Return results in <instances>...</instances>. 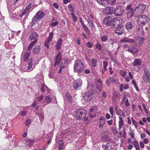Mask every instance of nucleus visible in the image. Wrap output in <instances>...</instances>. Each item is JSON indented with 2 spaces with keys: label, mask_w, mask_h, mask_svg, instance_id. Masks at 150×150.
<instances>
[{
  "label": "nucleus",
  "mask_w": 150,
  "mask_h": 150,
  "mask_svg": "<svg viewBox=\"0 0 150 150\" xmlns=\"http://www.w3.org/2000/svg\"><path fill=\"white\" fill-rule=\"evenodd\" d=\"M102 86V82L100 79H97L95 81V84H94L91 83L88 85L87 88L88 90L91 91L85 93L83 96L82 100L85 101L84 103H86L89 101L92 98V95L94 92H100L101 91Z\"/></svg>",
  "instance_id": "1"
},
{
  "label": "nucleus",
  "mask_w": 150,
  "mask_h": 150,
  "mask_svg": "<svg viewBox=\"0 0 150 150\" xmlns=\"http://www.w3.org/2000/svg\"><path fill=\"white\" fill-rule=\"evenodd\" d=\"M74 71L78 74L82 73L84 70L83 65L80 60H77L74 62Z\"/></svg>",
  "instance_id": "2"
},
{
  "label": "nucleus",
  "mask_w": 150,
  "mask_h": 150,
  "mask_svg": "<svg viewBox=\"0 0 150 150\" xmlns=\"http://www.w3.org/2000/svg\"><path fill=\"white\" fill-rule=\"evenodd\" d=\"M76 113V118L78 120H82L84 118L87 114L86 112L84 109L77 110Z\"/></svg>",
  "instance_id": "3"
},
{
  "label": "nucleus",
  "mask_w": 150,
  "mask_h": 150,
  "mask_svg": "<svg viewBox=\"0 0 150 150\" xmlns=\"http://www.w3.org/2000/svg\"><path fill=\"white\" fill-rule=\"evenodd\" d=\"M124 13V9L121 6H117L114 8V14L116 16H120Z\"/></svg>",
  "instance_id": "4"
},
{
  "label": "nucleus",
  "mask_w": 150,
  "mask_h": 150,
  "mask_svg": "<svg viewBox=\"0 0 150 150\" xmlns=\"http://www.w3.org/2000/svg\"><path fill=\"white\" fill-rule=\"evenodd\" d=\"M44 13L42 11H38L36 14L33 18L32 22H36L37 20L41 19L44 16Z\"/></svg>",
  "instance_id": "5"
},
{
  "label": "nucleus",
  "mask_w": 150,
  "mask_h": 150,
  "mask_svg": "<svg viewBox=\"0 0 150 150\" xmlns=\"http://www.w3.org/2000/svg\"><path fill=\"white\" fill-rule=\"evenodd\" d=\"M122 21V20L120 18H113L112 27L116 28L118 27L121 24Z\"/></svg>",
  "instance_id": "6"
},
{
  "label": "nucleus",
  "mask_w": 150,
  "mask_h": 150,
  "mask_svg": "<svg viewBox=\"0 0 150 150\" xmlns=\"http://www.w3.org/2000/svg\"><path fill=\"white\" fill-rule=\"evenodd\" d=\"M113 22V18L110 16H107L104 18L103 21V23L106 26H112Z\"/></svg>",
  "instance_id": "7"
},
{
  "label": "nucleus",
  "mask_w": 150,
  "mask_h": 150,
  "mask_svg": "<svg viewBox=\"0 0 150 150\" xmlns=\"http://www.w3.org/2000/svg\"><path fill=\"white\" fill-rule=\"evenodd\" d=\"M82 82L80 79H78L75 81L73 83L74 88L75 90H78L82 86Z\"/></svg>",
  "instance_id": "8"
},
{
  "label": "nucleus",
  "mask_w": 150,
  "mask_h": 150,
  "mask_svg": "<svg viewBox=\"0 0 150 150\" xmlns=\"http://www.w3.org/2000/svg\"><path fill=\"white\" fill-rule=\"evenodd\" d=\"M38 37L39 35L36 32L33 31L32 32L29 38L31 41L34 40L32 42H34L35 43H36L38 41Z\"/></svg>",
  "instance_id": "9"
},
{
  "label": "nucleus",
  "mask_w": 150,
  "mask_h": 150,
  "mask_svg": "<svg viewBox=\"0 0 150 150\" xmlns=\"http://www.w3.org/2000/svg\"><path fill=\"white\" fill-rule=\"evenodd\" d=\"M103 13L106 15L114 14V8L111 6L107 7L103 10Z\"/></svg>",
  "instance_id": "10"
},
{
  "label": "nucleus",
  "mask_w": 150,
  "mask_h": 150,
  "mask_svg": "<svg viewBox=\"0 0 150 150\" xmlns=\"http://www.w3.org/2000/svg\"><path fill=\"white\" fill-rule=\"evenodd\" d=\"M135 31L136 34L139 35H143L144 33L142 27L140 25H137L136 26Z\"/></svg>",
  "instance_id": "11"
},
{
  "label": "nucleus",
  "mask_w": 150,
  "mask_h": 150,
  "mask_svg": "<svg viewBox=\"0 0 150 150\" xmlns=\"http://www.w3.org/2000/svg\"><path fill=\"white\" fill-rule=\"evenodd\" d=\"M134 39L135 40H138V42H137L135 41V45L136 46H137V47H139L142 45V44L143 43L144 40V38L143 37H139L138 36H136L134 37Z\"/></svg>",
  "instance_id": "12"
},
{
  "label": "nucleus",
  "mask_w": 150,
  "mask_h": 150,
  "mask_svg": "<svg viewBox=\"0 0 150 150\" xmlns=\"http://www.w3.org/2000/svg\"><path fill=\"white\" fill-rule=\"evenodd\" d=\"M97 106L93 107L90 110L89 112V116L91 118H94L96 117V113L97 111Z\"/></svg>",
  "instance_id": "13"
},
{
  "label": "nucleus",
  "mask_w": 150,
  "mask_h": 150,
  "mask_svg": "<svg viewBox=\"0 0 150 150\" xmlns=\"http://www.w3.org/2000/svg\"><path fill=\"white\" fill-rule=\"evenodd\" d=\"M145 8L146 6L144 4H141L137 5L135 9V10H137L140 13H142L144 11Z\"/></svg>",
  "instance_id": "14"
},
{
  "label": "nucleus",
  "mask_w": 150,
  "mask_h": 150,
  "mask_svg": "<svg viewBox=\"0 0 150 150\" xmlns=\"http://www.w3.org/2000/svg\"><path fill=\"white\" fill-rule=\"evenodd\" d=\"M139 21L142 24H145L148 21V18L145 15H141L139 18Z\"/></svg>",
  "instance_id": "15"
},
{
  "label": "nucleus",
  "mask_w": 150,
  "mask_h": 150,
  "mask_svg": "<svg viewBox=\"0 0 150 150\" xmlns=\"http://www.w3.org/2000/svg\"><path fill=\"white\" fill-rule=\"evenodd\" d=\"M138 49L133 46H129L128 47L127 51L131 53L132 54H134L137 53L138 52Z\"/></svg>",
  "instance_id": "16"
},
{
  "label": "nucleus",
  "mask_w": 150,
  "mask_h": 150,
  "mask_svg": "<svg viewBox=\"0 0 150 150\" xmlns=\"http://www.w3.org/2000/svg\"><path fill=\"white\" fill-rule=\"evenodd\" d=\"M124 27L122 26H121L116 29L115 33V34H117L118 35H121L124 33Z\"/></svg>",
  "instance_id": "17"
},
{
  "label": "nucleus",
  "mask_w": 150,
  "mask_h": 150,
  "mask_svg": "<svg viewBox=\"0 0 150 150\" xmlns=\"http://www.w3.org/2000/svg\"><path fill=\"white\" fill-rule=\"evenodd\" d=\"M62 54L60 52H59L57 54L56 57L55 62L54 64V66L55 67L56 65H58L60 63V61L62 59Z\"/></svg>",
  "instance_id": "18"
},
{
  "label": "nucleus",
  "mask_w": 150,
  "mask_h": 150,
  "mask_svg": "<svg viewBox=\"0 0 150 150\" xmlns=\"http://www.w3.org/2000/svg\"><path fill=\"white\" fill-rule=\"evenodd\" d=\"M117 82L118 80L117 79L112 77H109L106 81L107 84L108 86H109L111 82L114 83H117Z\"/></svg>",
  "instance_id": "19"
},
{
  "label": "nucleus",
  "mask_w": 150,
  "mask_h": 150,
  "mask_svg": "<svg viewBox=\"0 0 150 150\" xmlns=\"http://www.w3.org/2000/svg\"><path fill=\"white\" fill-rule=\"evenodd\" d=\"M120 42H129L131 43H134L135 44V40H134L132 38H124Z\"/></svg>",
  "instance_id": "20"
},
{
  "label": "nucleus",
  "mask_w": 150,
  "mask_h": 150,
  "mask_svg": "<svg viewBox=\"0 0 150 150\" xmlns=\"http://www.w3.org/2000/svg\"><path fill=\"white\" fill-rule=\"evenodd\" d=\"M62 39L60 38L57 41L56 45V49L57 50H59L62 45Z\"/></svg>",
  "instance_id": "21"
},
{
  "label": "nucleus",
  "mask_w": 150,
  "mask_h": 150,
  "mask_svg": "<svg viewBox=\"0 0 150 150\" xmlns=\"http://www.w3.org/2000/svg\"><path fill=\"white\" fill-rule=\"evenodd\" d=\"M97 2L101 5L104 6H107L108 4V0H96Z\"/></svg>",
  "instance_id": "22"
},
{
  "label": "nucleus",
  "mask_w": 150,
  "mask_h": 150,
  "mask_svg": "<svg viewBox=\"0 0 150 150\" xmlns=\"http://www.w3.org/2000/svg\"><path fill=\"white\" fill-rule=\"evenodd\" d=\"M133 27V26L131 22H127L125 25V28L128 31H131Z\"/></svg>",
  "instance_id": "23"
},
{
  "label": "nucleus",
  "mask_w": 150,
  "mask_h": 150,
  "mask_svg": "<svg viewBox=\"0 0 150 150\" xmlns=\"http://www.w3.org/2000/svg\"><path fill=\"white\" fill-rule=\"evenodd\" d=\"M141 63V60L140 59H136L133 63V65L134 67H138L140 65Z\"/></svg>",
  "instance_id": "24"
},
{
  "label": "nucleus",
  "mask_w": 150,
  "mask_h": 150,
  "mask_svg": "<svg viewBox=\"0 0 150 150\" xmlns=\"http://www.w3.org/2000/svg\"><path fill=\"white\" fill-rule=\"evenodd\" d=\"M102 147L105 150H114L109 143L106 145H103Z\"/></svg>",
  "instance_id": "25"
},
{
  "label": "nucleus",
  "mask_w": 150,
  "mask_h": 150,
  "mask_svg": "<svg viewBox=\"0 0 150 150\" xmlns=\"http://www.w3.org/2000/svg\"><path fill=\"white\" fill-rule=\"evenodd\" d=\"M135 11V9L128 11V12L126 13L128 17L129 18L132 17Z\"/></svg>",
  "instance_id": "26"
},
{
  "label": "nucleus",
  "mask_w": 150,
  "mask_h": 150,
  "mask_svg": "<svg viewBox=\"0 0 150 150\" xmlns=\"http://www.w3.org/2000/svg\"><path fill=\"white\" fill-rule=\"evenodd\" d=\"M119 129H120L124 125V121L122 119L121 117H119Z\"/></svg>",
  "instance_id": "27"
},
{
  "label": "nucleus",
  "mask_w": 150,
  "mask_h": 150,
  "mask_svg": "<svg viewBox=\"0 0 150 150\" xmlns=\"http://www.w3.org/2000/svg\"><path fill=\"white\" fill-rule=\"evenodd\" d=\"M59 150H62L64 148V142L62 140L59 141L58 143Z\"/></svg>",
  "instance_id": "28"
},
{
  "label": "nucleus",
  "mask_w": 150,
  "mask_h": 150,
  "mask_svg": "<svg viewBox=\"0 0 150 150\" xmlns=\"http://www.w3.org/2000/svg\"><path fill=\"white\" fill-rule=\"evenodd\" d=\"M133 144L136 150H140V148L138 142L136 141H134L133 142Z\"/></svg>",
  "instance_id": "29"
},
{
  "label": "nucleus",
  "mask_w": 150,
  "mask_h": 150,
  "mask_svg": "<svg viewBox=\"0 0 150 150\" xmlns=\"http://www.w3.org/2000/svg\"><path fill=\"white\" fill-rule=\"evenodd\" d=\"M26 141V142L28 144V145L29 146L33 144L34 140L33 139H27Z\"/></svg>",
  "instance_id": "30"
},
{
  "label": "nucleus",
  "mask_w": 150,
  "mask_h": 150,
  "mask_svg": "<svg viewBox=\"0 0 150 150\" xmlns=\"http://www.w3.org/2000/svg\"><path fill=\"white\" fill-rule=\"evenodd\" d=\"M143 79L144 81L146 82H149L150 80V76H143Z\"/></svg>",
  "instance_id": "31"
},
{
  "label": "nucleus",
  "mask_w": 150,
  "mask_h": 150,
  "mask_svg": "<svg viewBox=\"0 0 150 150\" xmlns=\"http://www.w3.org/2000/svg\"><path fill=\"white\" fill-rule=\"evenodd\" d=\"M28 69L32 70L35 67V65H33V64L32 63L28 62Z\"/></svg>",
  "instance_id": "32"
},
{
  "label": "nucleus",
  "mask_w": 150,
  "mask_h": 150,
  "mask_svg": "<svg viewBox=\"0 0 150 150\" xmlns=\"http://www.w3.org/2000/svg\"><path fill=\"white\" fill-rule=\"evenodd\" d=\"M40 50V47L39 45L38 46L36 47L34 49L33 53L35 54L39 52Z\"/></svg>",
  "instance_id": "33"
},
{
  "label": "nucleus",
  "mask_w": 150,
  "mask_h": 150,
  "mask_svg": "<svg viewBox=\"0 0 150 150\" xmlns=\"http://www.w3.org/2000/svg\"><path fill=\"white\" fill-rule=\"evenodd\" d=\"M97 61L96 59H92L91 63L92 66L93 67H95L97 65Z\"/></svg>",
  "instance_id": "34"
},
{
  "label": "nucleus",
  "mask_w": 150,
  "mask_h": 150,
  "mask_svg": "<svg viewBox=\"0 0 150 150\" xmlns=\"http://www.w3.org/2000/svg\"><path fill=\"white\" fill-rule=\"evenodd\" d=\"M53 32H51L49 34V35L47 38L46 39V40H48V41H51L52 40V38L53 37Z\"/></svg>",
  "instance_id": "35"
},
{
  "label": "nucleus",
  "mask_w": 150,
  "mask_h": 150,
  "mask_svg": "<svg viewBox=\"0 0 150 150\" xmlns=\"http://www.w3.org/2000/svg\"><path fill=\"white\" fill-rule=\"evenodd\" d=\"M66 67V65L64 64H62V63L60 65L59 69L58 71V73L60 74L61 72L62 69Z\"/></svg>",
  "instance_id": "36"
},
{
  "label": "nucleus",
  "mask_w": 150,
  "mask_h": 150,
  "mask_svg": "<svg viewBox=\"0 0 150 150\" xmlns=\"http://www.w3.org/2000/svg\"><path fill=\"white\" fill-rule=\"evenodd\" d=\"M112 100L113 102H115L119 100L118 96L117 95H113L112 97Z\"/></svg>",
  "instance_id": "37"
},
{
  "label": "nucleus",
  "mask_w": 150,
  "mask_h": 150,
  "mask_svg": "<svg viewBox=\"0 0 150 150\" xmlns=\"http://www.w3.org/2000/svg\"><path fill=\"white\" fill-rule=\"evenodd\" d=\"M144 74H143V76H150V74L149 73L148 69L146 68H144Z\"/></svg>",
  "instance_id": "38"
},
{
  "label": "nucleus",
  "mask_w": 150,
  "mask_h": 150,
  "mask_svg": "<svg viewBox=\"0 0 150 150\" xmlns=\"http://www.w3.org/2000/svg\"><path fill=\"white\" fill-rule=\"evenodd\" d=\"M34 42H31L29 45L27 50L28 51H30L32 48L33 46L35 44Z\"/></svg>",
  "instance_id": "39"
},
{
  "label": "nucleus",
  "mask_w": 150,
  "mask_h": 150,
  "mask_svg": "<svg viewBox=\"0 0 150 150\" xmlns=\"http://www.w3.org/2000/svg\"><path fill=\"white\" fill-rule=\"evenodd\" d=\"M30 54V53L27 52V53L25 54L24 56V60L25 61L28 59V57Z\"/></svg>",
  "instance_id": "40"
},
{
  "label": "nucleus",
  "mask_w": 150,
  "mask_h": 150,
  "mask_svg": "<svg viewBox=\"0 0 150 150\" xmlns=\"http://www.w3.org/2000/svg\"><path fill=\"white\" fill-rule=\"evenodd\" d=\"M131 120H132L133 124L134 125L135 127L137 128V127L138 125L137 122L135 121L132 117Z\"/></svg>",
  "instance_id": "41"
},
{
  "label": "nucleus",
  "mask_w": 150,
  "mask_h": 150,
  "mask_svg": "<svg viewBox=\"0 0 150 150\" xmlns=\"http://www.w3.org/2000/svg\"><path fill=\"white\" fill-rule=\"evenodd\" d=\"M103 66L104 67V69L105 70V71H106L107 70L106 68L108 65V63L107 62L105 61H104L103 62Z\"/></svg>",
  "instance_id": "42"
},
{
  "label": "nucleus",
  "mask_w": 150,
  "mask_h": 150,
  "mask_svg": "<svg viewBox=\"0 0 150 150\" xmlns=\"http://www.w3.org/2000/svg\"><path fill=\"white\" fill-rule=\"evenodd\" d=\"M68 8L69 11H72L73 13L75 12L74 8L72 7V5L71 4H69L68 5Z\"/></svg>",
  "instance_id": "43"
},
{
  "label": "nucleus",
  "mask_w": 150,
  "mask_h": 150,
  "mask_svg": "<svg viewBox=\"0 0 150 150\" xmlns=\"http://www.w3.org/2000/svg\"><path fill=\"white\" fill-rule=\"evenodd\" d=\"M109 112L111 114V116L112 117H113L114 115V111L113 110V108L112 106H111L110 108L109 109Z\"/></svg>",
  "instance_id": "44"
},
{
  "label": "nucleus",
  "mask_w": 150,
  "mask_h": 150,
  "mask_svg": "<svg viewBox=\"0 0 150 150\" xmlns=\"http://www.w3.org/2000/svg\"><path fill=\"white\" fill-rule=\"evenodd\" d=\"M96 48L99 50H101L102 48V45L100 43H98L96 44Z\"/></svg>",
  "instance_id": "45"
},
{
  "label": "nucleus",
  "mask_w": 150,
  "mask_h": 150,
  "mask_svg": "<svg viewBox=\"0 0 150 150\" xmlns=\"http://www.w3.org/2000/svg\"><path fill=\"white\" fill-rule=\"evenodd\" d=\"M52 100V99L51 98H50V97L47 96L45 97V101L47 103H49Z\"/></svg>",
  "instance_id": "46"
},
{
  "label": "nucleus",
  "mask_w": 150,
  "mask_h": 150,
  "mask_svg": "<svg viewBox=\"0 0 150 150\" xmlns=\"http://www.w3.org/2000/svg\"><path fill=\"white\" fill-rule=\"evenodd\" d=\"M83 29L84 30L85 32L87 35H89L90 34L89 30L88 27L86 26L83 27Z\"/></svg>",
  "instance_id": "47"
},
{
  "label": "nucleus",
  "mask_w": 150,
  "mask_h": 150,
  "mask_svg": "<svg viewBox=\"0 0 150 150\" xmlns=\"http://www.w3.org/2000/svg\"><path fill=\"white\" fill-rule=\"evenodd\" d=\"M132 5L129 4L127 5L126 8V10L127 11L133 10L134 9L132 7Z\"/></svg>",
  "instance_id": "48"
},
{
  "label": "nucleus",
  "mask_w": 150,
  "mask_h": 150,
  "mask_svg": "<svg viewBox=\"0 0 150 150\" xmlns=\"http://www.w3.org/2000/svg\"><path fill=\"white\" fill-rule=\"evenodd\" d=\"M47 87L45 84L42 85L41 88V91L42 92H43L46 88H47Z\"/></svg>",
  "instance_id": "49"
},
{
  "label": "nucleus",
  "mask_w": 150,
  "mask_h": 150,
  "mask_svg": "<svg viewBox=\"0 0 150 150\" xmlns=\"http://www.w3.org/2000/svg\"><path fill=\"white\" fill-rule=\"evenodd\" d=\"M108 39L107 37L106 36H103L101 37V40L102 42H105Z\"/></svg>",
  "instance_id": "50"
},
{
  "label": "nucleus",
  "mask_w": 150,
  "mask_h": 150,
  "mask_svg": "<svg viewBox=\"0 0 150 150\" xmlns=\"http://www.w3.org/2000/svg\"><path fill=\"white\" fill-rule=\"evenodd\" d=\"M71 15L72 18H73V21H76L77 20V18L73 12L71 13Z\"/></svg>",
  "instance_id": "51"
},
{
  "label": "nucleus",
  "mask_w": 150,
  "mask_h": 150,
  "mask_svg": "<svg viewBox=\"0 0 150 150\" xmlns=\"http://www.w3.org/2000/svg\"><path fill=\"white\" fill-rule=\"evenodd\" d=\"M50 41L46 40L45 42V45L46 46L47 48L48 49L49 48V43Z\"/></svg>",
  "instance_id": "52"
},
{
  "label": "nucleus",
  "mask_w": 150,
  "mask_h": 150,
  "mask_svg": "<svg viewBox=\"0 0 150 150\" xmlns=\"http://www.w3.org/2000/svg\"><path fill=\"white\" fill-rule=\"evenodd\" d=\"M122 112V110L121 109H119L118 110L116 111V113L117 115L120 116Z\"/></svg>",
  "instance_id": "53"
},
{
  "label": "nucleus",
  "mask_w": 150,
  "mask_h": 150,
  "mask_svg": "<svg viewBox=\"0 0 150 150\" xmlns=\"http://www.w3.org/2000/svg\"><path fill=\"white\" fill-rule=\"evenodd\" d=\"M31 120L30 119H27L25 121V124L27 126L29 125L31 122Z\"/></svg>",
  "instance_id": "54"
},
{
  "label": "nucleus",
  "mask_w": 150,
  "mask_h": 150,
  "mask_svg": "<svg viewBox=\"0 0 150 150\" xmlns=\"http://www.w3.org/2000/svg\"><path fill=\"white\" fill-rule=\"evenodd\" d=\"M112 131L114 135H117V131L115 129L112 128Z\"/></svg>",
  "instance_id": "55"
},
{
  "label": "nucleus",
  "mask_w": 150,
  "mask_h": 150,
  "mask_svg": "<svg viewBox=\"0 0 150 150\" xmlns=\"http://www.w3.org/2000/svg\"><path fill=\"white\" fill-rule=\"evenodd\" d=\"M86 45L87 47L89 48H91L92 47V45L91 43L89 42H87Z\"/></svg>",
  "instance_id": "56"
},
{
  "label": "nucleus",
  "mask_w": 150,
  "mask_h": 150,
  "mask_svg": "<svg viewBox=\"0 0 150 150\" xmlns=\"http://www.w3.org/2000/svg\"><path fill=\"white\" fill-rule=\"evenodd\" d=\"M139 145L140 147L142 148H144V145L143 142L142 141H140L139 142Z\"/></svg>",
  "instance_id": "57"
},
{
  "label": "nucleus",
  "mask_w": 150,
  "mask_h": 150,
  "mask_svg": "<svg viewBox=\"0 0 150 150\" xmlns=\"http://www.w3.org/2000/svg\"><path fill=\"white\" fill-rule=\"evenodd\" d=\"M43 98V96L42 95L40 96L37 98V100L39 101L41 100Z\"/></svg>",
  "instance_id": "58"
},
{
  "label": "nucleus",
  "mask_w": 150,
  "mask_h": 150,
  "mask_svg": "<svg viewBox=\"0 0 150 150\" xmlns=\"http://www.w3.org/2000/svg\"><path fill=\"white\" fill-rule=\"evenodd\" d=\"M38 116L40 118V119L43 120L44 118V115L43 114H40L39 115H38Z\"/></svg>",
  "instance_id": "59"
},
{
  "label": "nucleus",
  "mask_w": 150,
  "mask_h": 150,
  "mask_svg": "<svg viewBox=\"0 0 150 150\" xmlns=\"http://www.w3.org/2000/svg\"><path fill=\"white\" fill-rule=\"evenodd\" d=\"M64 60L65 62V63H66V64L68 63L69 62V59L68 58H64Z\"/></svg>",
  "instance_id": "60"
},
{
  "label": "nucleus",
  "mask_w": 150,
  "mask_h": 150,
  "mask_svg": "<svg viewBox=\"0 0 150 150\" xmlns=\"http://www.w3.org/2000/svg\"><path fill=\"white\" fill-rule=\"evenodd\" d=\"M107 122H108V124L109 125H111L112 124V120H108L107 121Z\"/></svg>",
  "instance_id": "61"
},
{
  "label": "nucleus",
  "mask_w": 150,
  "mask_h": 150,
  "mask_svg": "<svg viewBox=\"0 0 150 150\" xmlns=\"http://www.w3.org/2000/svg\"><path fill=\"white\" fill-rule=\"evenodd\" d=\"M53 6L56 8V9H58L59 8V6L56 3H54L53 4Z\"/></svg>",
  "instance_id": "62"
},
{
  "label": "nucleus",
  "mask_w": 150,
  "mask_h": 150,
  "mask_svg": "<svg viewBox=\"0 0 150 150\" xmlns=\"http://www.w3.org/2000/svg\"><path fill=\"white\" fill-rule=\"evenodd\" d=\"M123 85L122 84H121L120 86V91L122 92L123 91Z\"/></svg>",
  "instance_id": "63"
},
{
  "label": "nucleus",
  "mask_w": 150,
  "mask_h": 150,
  "mask_svg": "<svg viewBox=\"0 0 150 150\" xmlns=\"http://www.w3.org/2000/svg\"><path fill=\"white\" fill-rule=\"evenodd\" d=\"M31 3H30L27 6L26 8V11L28 10L31 7Z\"/></svg>",
  "instance_id": "64"
}]
</instances>
